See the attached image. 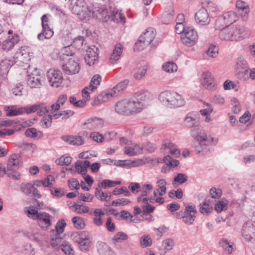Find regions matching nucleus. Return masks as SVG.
I'll list each match as a JSON object with an SVG mask.
<instances>
[{
	"instance_id": "obj_1",
	"label": "nucleus",
	"mask_w": 255,
	"mask_h": 255,
	"mask_svg": "<svg viewBox=\"0 0 255 255\" xmlns=\"http://www.w3.org/2000/svg\"><path fill=\"white\" fill-rule=\"evenodd\" d=\"M149 96L148 91L137 92L129 99L119 101L115 106L116 112L122 115H129L134 112H139L143 108V102Z\"/></svg>"
},
{
	"instance_id": "obj_2",
	"label": "nucleus",
	"mask_w": 255,
	"mask_h": 255,
	"mask_svg": "<svg viewBox=\"0 0 255 255\" xmlns=\"http://www.w3.org/2000/svg\"><path fill=\"white\" fill-rule=\"evenodd\" d=\"M158 98L163 104L170 108L180 107L185 104L182 96L174 91H163L159 94Z\"/></svg>"
},
{
	"instance_id": "obj_3",
	"label": "nucleus",
	"mask_w": 255,
	"mask_h": 255,
	"mask_svg": "<svg viewBox=\"0 0 255 255\" xmlns=\"http://www.w3.org/2000/svg\"><path fill=\"white\" fill-rule=\"evenodd\" d=\"M43 204L37 200L33 199V208L42 209ZM33 220L37 221L39 227L44 230H47L51 225L50 215L45 212H39L35 209H33Z\"/></svg>"
},
{
	"instance_id": "obj_4",
	"label": "nucleus",
	"mask_w": 255,
	"mask_h": 255,
	"mask_svg": "<svg viewBox=\"0 0 255 255\" xmlns=\"http://www.w3.org/2000/svg\"><path fill=\"white\" fill-rule=\"evenodd\" d=\"M191 135L195 139L194 145L195 150L198 153L203 152V154H204L206 153V146L214 142V138L208 137L205 131L203 130H200L198 132L192 130Z\"/></svg>"
},
{
	"instance_id": "obj_5",
	"label": "nucleus",
	"mask_w": 255,
	"mask_h": 255,
	"mask_svg": "<svg viewBox=\"0 0 255 255\" xmlns=\"http://www.w3.org/2000/svg\"><path fill=\"white\" fill-rule=\"evenodd\" d=\"M68 5L72 13L81 15L85 18L90 16L91 7L87 5L85 0H68Z\"/></svg>"
},
{
	"instance_id": "obj_6",
	"label": "nucleus",
	"mask_w": 255,
	"mask_h": 255,
	"mask_svg": "<svg viewBox=\"0 0 255 255\" xmlns=\"http://www.w3.org/2000/svg\"><path fill=\"white\" fill-rule=\"evenodd\" d=\"M197 213L195 205H187L184 210L175 213L174 215L177 219L182 220L186 225H190L194 222Z\"/></svg>"
},
{
	"instance_id": "obj_7",
	"label": "nucleus",
	"mask_w": 255,
	"mask_h": 255,
	"mask_svg": "<svg viewBox=\"0 0 255 255\" xmlns=\"http://www.w3.org/2000/svg\"><path fill=\"white\" fill-rule=\"evenodd\" d=\"M90 10V16H96L104 21H107L110 19V10L105 5L96 3Z\"/></svg>"
},
{
	"instance_id": "obj_8",
	"label": "nucleus",
	"mask_w": 255,
	"mask_h": 255,
	"mask_svg": "<svg viewBox=\"0 0 255 255\" xmlns=\"http://www.w3.org/2000/svg\"><path fill=\"white\" fill-rule=\"evenodd\" d=\"M3 110L7 112L6 116L8 117L20 115L24 113L29 114L32 113V106L29 108H17L15 106H5Z\"/></svg>"
},
{
	"instance_id": "obj_9",
	"label": "nucleus",
	"mask_w": 255,
	"mask_h": 255,
	"mask_svg": "<svg viewBox=\"0 0 255 255\" xmlns=\"http://www.w3.org/2000/svg\"><path fill=\"white\" fill-rule=\"evenodd\" d=\"M48 81L53 87H58L63 81L62 73L57 69H50L47 73Z\"/></svg>"
},
{
	"instance_id": "obj_10",
	"label": "nucleus",
	"mask_w": 255,
	"mask_h": 255,
	"mask_svg": "<svg viewBox=\"0 0 255 255\" xmlns=\"http://www.w3.org/2000/svg\"><path fill=\"white\" fill-rule=\"evenodd\" d=\"M201 77V83L203 86L209 90H214L216 83L211 73L209 71H205L202 74Z\"/></svg>"
},
{
	"instance_id": "obj_11",
	"label": "nucleus",
	"mask_w": 255,
	"mask_h": 255,
	"mask_svg": "<svg viewBox=\"0 0 255 255\" xmlns=\"http://www.w3.org/2000/svg\"><path fill=\"white\" fill-rule=\"evenodd\" d=\"M8 34L9 35L1 44V48L6 51L11 49L19 40L18 36L15 34H13L12 31L9 30Z\"/></svg>"
},
{
	"instance_id": "obj_12",
	"label": "nucleus",
	"mask_w": 255,
	"mask_h": 255,
	"mask_svg": "<svg viewBox=\"0 0 255 255\" xmlns=\"http://www.w3.org/2000/svg\"><path fill=\"white\" fill-rule=\"evenodd\" d=\"M195 19L197 23L201 25H206L210 22V17L207 9L205 8L200 9L195 15Z\"/></svg>"
},
{
	"instance_id": "obj_13",
	"label": "nucleus",
	"mask_w": 255,
	"mask_h": 255,
	"mask_svg": "<svg viewBox=\"0 0 255 255\" xmlns=\"http://www.w3.org/2000/svg\"><path fill=\"white\" fill-rule=\"evenodd\" d=\"M63 71L67 74H75L79 72L80 67L78 62L70 58L66 64H61Z\"/></svg>"
},
{
	"instance_id": "obj_14",
	"label": "nucleus",
	"mask_w": 255,
	"mask_h": 255,
	"mask_svg": "<svg viewBox=\"0 0 255 255\" xmlns=\"http://www.w3.org/2000/svg\"><path fill=\"white\" fill-rule=\"evenodd\" d=\"M233 36V41H238L242 40L243 38L248 36V31L246 28L242 26H232Z\"/></svg>"
},
{
	"instance_id": "obj_15",
	"label": "nucleus",
	"mask_w": 255,
	"mask_h": 255,
	"mask_svg": "<svg viewBox=\"0 0 255 255\" xmlns=\"http://www.w3.org/2000/svg\"><path fill=\"white\" fill-rule=\"evenodd\" d=\"M254 227V224L251 221L245 222L243 226L242 235L244 239L247 242L251 241L253 238Z\"/></svg>"
},
{
	"instance_id": "obj_16",
	"label": "nucleus",
	"mask_w": 255,
	"mask_h": 255,
	"mask_svg": "<svg viewBox=\"0 0 255 255\" xmlns=\"http://www.w3.org/2000/svg\"><path fill=\"white\" fill-rule=\"evenodd\" d=\"M44 74L43 71L37 68L33 70V88H39L44 82Z\"/></svg>"
},
{
	"instance_id": "obj_17",
	"label": "nucleus",
	"mask_w": 255,
	"mask_h": 255,
	"mask_svg": "<svg viewBox=\"0 0 255 255\" xmlns=\"http://www.w3.org/2000/svg\"><path fill=\"white\" fill-rule=\"evenodd\" d=\"M199 116L197 113H189L184 119V125L188 128L196 127L199 121Z\"/></svg>"
},
{
	"instance_id": "obj_18",
	"label": "nucleus",
	"mask_w": 255,
	"mask_h": 255,
	"mask_svg": "<svg viewBox=\"0 0 255 255\" xmlns=\"http://www.w3.org/2000/svg\"><path fill=\"white\" fill-rule=\"evenodd\" d=\"M62 140L72 145L79 146L84 144V140L81 135L73 136L65 135L61 137Z\"/></svg>"
},
{
	"instance_id": "obj_19",
	"label": "nucleus",
	"mask_w": 255,
	"mask_h": 255,
	"mask_svg": "<svg viewBox=\"0 0 255 255\" xmlns=\"http://www.w3.org/2000/svg\"><path fill=\"white\" fill-rule=\"evenodd\" d=\"M155 37V32L154 29L150 27L146 29L139 37L144 43V45L148 46L151 43Z\"/></svg>"
},
{
	"instance_id": "obj_20",
	"label": "nucleus",
	"mask_w": 255,
	"mask_h": 255,
	"mask_svg": "<svg viewBox=\"0 0 255 255\" xmlns=\"http://www.w3.org/2000/svg\"><path fill=\"white\" fill-rule=\"evenodd\" d=\"M103 124V121L97 117L88 119L84 123V125L86 126V128L90 129L100 128Z\"/></svg>"
},
{
	"instance_id": "obj_21",
	"label": "nucleus",
	"mask_w": 255,
	"mask_h": 255,
	"mask_svg": "<svg viewBox=\"0 0 255 255\" xmlns=\"http://www.w3.org/2000/svg\"><path fill=\"white\" fill-rule=\"evenodd\" d=\"M236 6L239 14L241 15L243 19H245L249 12L248 5L244 1L239 0L236 1Z\"/></svg>"
},
{
	"instance_id": "obj_22",
	"label": "nucleus",
	"mask_w": 255,
	"mask_h": 255,
	"mask_svg": "<svg viewBox=\"0 0 255 255\" xmlns=\"http://www.w3.org/2000/svg\"><path fill=\"white\" fill-rule=\"evenodd\" d=\"M19 161L18 154L11 155L7 161L6 170H16L18 168Z\"/></svg>"
},
{
	"instance_id": "obj_23",
	"label": "nucleus",
	"mask_w": 255,
	"mask_h": 255,
	"mask_svg": "<svg viewBox=\"0 0 255 255\" xmlns=\"http://www.w3.org/2000/svg\"><path fill=\"white\" fill-rule=\"evenodd\" d=\"M91 243V237L89 232H87L83 239L78 244L79 249L82 251H87L89 250Z\"/></svg>"
},
{
	"instance_id": "obj_24",
	"label": "nucleus",
	"mask_w": 255,
	"mask_h": 255,
	"mask_svg": "<svg viewBox=\"0 0 255 255\" xmlns=\"http://www.w3.org/2000/svg\"><path fill=\"white\" fill-rule=\"evenodd\" d=\"M123 47L121 43L117 44L113 50L112 54L110 56V62L111 63H115L118 61L123 52Z\"/></svg>"
},
{
	"instance_id": "obj_25",
	"label": "nucleus",
	"mask_w": 255,
	"mask_h": 255,
	"mask_svg": "<svg viewBox=\"0 0 255 255\" xmlns=\"http://www.w3.org/2000/svg\"><path fill=\"white\" fill-rule=\"evenodd\" d=\"M129 81L128 79L124 80L119 83L116 86H114L113 89L110 90L111 93V97H114L116 95L126 89L128 84Z\"/></svg>"
},
{
	"instance_id": "obj_26",
	"label": "nucleus",
	"mask_w": 255,
	"mask_h": 255,
	"mask_svg": "<svg viewBox=\"0 0 255 255\" xmlns=\"http://www.w3.org/2000/svg\"><path fill=\"white\" fill-rule=\"evenodd\" d=\"M97 247L99 255H115L110 247L104 243H98Z\"/></svg>"
},
{
	"instance_id": "obj_27",
	"label": "nucleus",
	"mask_w": 255,
	"mask_h": 255,
	"mask_svg": "<svg viewBox=\"0 0 255 255\" xmlns=\"http://www.w3.org/2000/svg\"><path fill=\"white\" fill-rule=\"evenodd\" d=\"M219 36L222 40L233 41L232 26L229 27L228 26L222 28L219 33Z\"/></svg>"
},
{
	"instance_id": "obj_28",
	"label": "nucleus",
	"mask_w": 255,
	"mask_h": 255,
	"mask_svg": "<svg viewBox=\"0 0 255 255\" xmlns=\"http://www.w3.org/2000/svg\"><path fill=\"white\" fill-rule=\"evenodd\" d=\"M110 19L117 23L121 22L124 20L125 17L118 9L114 8L112 10V7H110Z\"/></svg>"
},
{
	"instance_id": "obj_29",
	"label": "nucleus",
	"mask_w": 255,
	"mask_h": 255,
	"mask_svg": "<svg viewBox=\"0 0 255 255\" xmlns=\"http://www.w3.org/2000/svg\"><path fill=\"white\" fill-rule=\"evenodd\" d=\"M221 16L225 19V21L228 26L236 22L237 19L236 13L232 11L225 12Z\"/></svg>"
},
{
	"instance_id": "obj_30",
	"label": "nucleus",
	"mask_w": 255,
	"mask_h": 255,
	"mask_svg": "<svg viewBox=\"0 0 255 255\" xmlns=\"http://www.w3.org/2000/svg\"><path fill=\"white\" fill-rule=\"evenodd\" d=\"M50 111L49 107H47L44 105H33V113L37 112L39 116H42Z\"/></svg>"
},
{
	"instance_id": "obj_31",
	"label": "nucleus",
	"mask_w": 255,
	"mask_h": 255,
	"mask_svg": "<svg viewBox=\"0 0 255 255\" xmlns=\"http://www.w3.org/2000/svg\"><path fill=\"white\" fill-rule=\"evenodd\" d=\"M162 160L168 167L172 168L177 167L180 163L178 160L173 158L170 155L165 156Z\"/></svg>"
},
{
	"instance_id": "obj_32",
	"label": "nucleus",
	"mask_w": 255,
	"mask_h": 255,
	"mask_svg": "<svg viewBox=\"0 0 255 255\" xmlns=\"http://www.w3.org/2000/svg\"><path fill=\"white\" fill-rule=\"evenodd\" d=\"M110 91L109 90L108 92L102 93L99 95L92 102L93 106L97 105L101 103L106 102L109 97H111Z\"/></svg>"
},
{
	"instance_id": "obj_33",
	"label": "nucleus",
	"mask_w": 255,
	"mask_h": 255,
	"mask_svg": "<svg viewBox=\"0 0 255 255\" xmlns=\"http://www.w3.org/2000/svg\"><path fill=\"white\" fill-rule=\"evenodd\" d=\"M94 214L95 216L93 219L94 223L98 226H102L103 225V221H102L101 216L104 215L105 213L101 209H96L94 211Z\"/></svg>"
},
{
	"instance_id": "obj_34",
	"label": "nucleus",
	"mask_w": 255,
	"mask_h": 255,
	"mask_svg": "<svg viewBox=\"0 0 255 255\" xmlns=\"http://www.w3.org/2000/svg\"><path fill=\"white\" fill-rule=\"evenodd\" d=\"M13 63V61H11L8 59H3L0 63V70L2 72H8Z\"/></svg>"
},
{
	"instance_id": "obj_35",
	"label": "nucleus",
	"mask_w": 255,
	"mask_h": 255,
	"mask_svg": "<svg viewBox=\"0 0 255 255\" xmlns=\"http://www.w3.org/2000/svg\"><path fill=\"white\" fill-rule=\"evenodd\" d=\"M60 247L62 251L66 255H74V251L71 247V245L67 241H63Z\"/></svg>"
},
{
	"instance_id": "obj_36",
	"label": "nucleus",
	"mask_w": 255,
	"mask_h": 255,
	"mask_svg": "<svg viewBox=\"0 0 255 255\" xmlns=\"http://www.w3.org/2000/svg\"><path fill=\"white\" fill-rule=\"evenodd\" d=\"M143 151L144 153H152L155 151L157 149V146L155 144L150 142L149 141H145L142 144Z\"/></svg>"
},
{
	"instance_id": "obj_37",
	"label": "nucleus",
	"mask_w": 255,
	"mask_h": 255,
	"mask_svg": "<svg viewBox=\"0 0 255 255\" xmlns=\"http://www.w3.org/2000/svg\"><path fill=\"white\" fill-rule=\"evenodd\" d=\"M199 211L203 215H208L212 212L213 208L210 204L204 202L200 204Z\"/></svg>"
},
{
	"instance_id": "obj_38",
	"label": "nucleus",
	"mask_w": 255,
	"mask_h": 255,
	"mask_svg": "<svg viewBox=\"0 0 255 255\" xmlns=\"http://www.w3.org/2000/svg\"><path fill=\"white\" fill-rule=\"evenodd\" d=\"M187 181V176L182 173H177L176 176H174L173 181V185H175V182L178 183L179 184H182L185 183Z\"/></svg>"
},
{
	"instance_id": "obj_39",
	"label": "nucleus",
	"mask_w": 255,
	"mask_h": 255,
	"mask_svg": "<svg viewBox=\"0 0 255 255\" xmlns=\"http://www.w3.org/2000/svg\"><path fill=\"white\" fill-rule=\"evenodd\" d=\"M140 244L142 248L150 247L152 245V239L148 235H143L140 238Z\"/></svg>"
},
{
	"instance_id": "obj_40",
	"label": "nucleus",
	"mask_w": 255,
	"mask_h": 255,
	"mask_svg": "<svg viewBox=\"0 0 255 255\" xmlns=\"http://www.w3.org/2000/svg\"><path fill=\"white\" fill-rule=\"evenodd\" d=\"M72 221L74 227L77 229H83L85 225L83 219L79 216H75L72 218Z\"/></svg>"
},
{
	"instance_id": "obj_41",
	"label": "nucleus",
	"mask_w": 255,
	"mask_h": 255,
	"mask_svg": "<svg viewBox=\"0 0 255 255\" xmlns=\"http://www.w3.org/2000/svg\"><path fill=\"white\" fill-rule=\"evenodd\" d=\"M184 35L187 36L192 38L193 39H197V32L194 29L193 26H186V30L183 34Z\"/></svg>"
},
{
	"instance_id": "obj_42",
	"label": "nucleus",
	"mask_w": 255,
	"mask_h": 255,
	"mask_svg": "<svg viewBox=\"0 0 255 255\" xmlns=\"http://www.w3.org/2000/svg\"><path fill=\"white\" fill-rule=\"evenodd\" d=\"M62 241V238L60 235L55 234L51 235L50 239V245L53 248H58L59 245H60Z\"/></svg>"
},
{
	"instance_id": "obj_43",
	"label": "nucleus",
	"mask_w": 255,
	"mask_h": 255,
	"mask_svg": "<svg viewBox=\"0 0 255 255\" xmlns=\"http://www.w3.org/2000/svg\"><path fill=\"white\" fill-rule=\"evenodd\" d=\"M248 64L246 61L242 57L238 58L236 63V70L237 71L248 69Z\"/></svg>"
},
{
	"instance_id": "obj_44",
	"label": "nucleus",
	"mask_w": 255,
	"mask_h": 255,
	"mask_svg": "<svg viewBox=\"0 0 255 255\" xmlns=\"http://www.w3.org/2000/svg\"><path fill=\"white\" fill-rule=\"evenodd\" d=\"M61 52L64 55L72 56L75 54V48L73 47V46L69 45L62 47Z\"/></svg>"
},
{
	"instance_id": "obj_45",
	"label": "nucleus",
	"mask_w": 255,
	"mask_h": 255,
	"mask_svg": "<svg viewBox=\"0 0 255 255\" xmlns=\"http://www.w3.org/2000/svg\"><path fill=\"white\" fill-rule=\"evenodd\" d=\"M86 232V231H79L72 233L71 235V238L74 242L78 244L83 239L84 235H85Z\"/></svg>"
},
{
	"instance_id": "obj_46",
	"label": "nucleus",
	"mask_w": 255,
	"mask_h": 255,
	"mask_svg": "<svg viewBox=\"0 0 255 255\" xmlns=\"http://www.w3.org/2000/svg\"><path fill=\"white\" fill-rule=\"evenodd\" d=\"M221 246L229 253H231L233 251V248L232 246L233 243L226 239H222L220 242Z\"/></svg>"
},
{
	"instance_id": "obj_47",
	"label": "nucleus",
	"mask_w": 255,
	"mask_h": 255,
	"mask_svg": "<svg viewBox=\"0 0 255 255\" xmlns=\"http://www.w3.org/2000/svg\"><path fill=\"white\" fill-rule=\"evenodd\" d=\"M167 184V182L164 179H160L156 182L157 186L160 189L159 195L161 196L164 195L166 192V187L165 185Z\"/></svg>"
},
{
	"instance_id": "obj_48",
	"label": "nucleus",
	"mask_w": 255,
	"mask_h": 255,
	"mask_svg": "<svg viewBox=\"0 0 255 255\" xmlns=\"http://www.w3.org/2000/svg\"><path fill=\"white\" fill-rule=\"evenodd\" d=\"M147 70V66L146 65L143 66L134 74V78L137 80L141 79L145 76Z\"/></svg>"
},
{
	"instance_id": "obj_49",
	"label": "nucleus",
	"mask_w": 255,
	"mask_h": 255,
	"mask_svg": "<svg viewBox=\"0 0 255 255\" xmlns=\"http://www.w3.org/2000/svg\"><path fill=\"white\" fill-rule=\"evenodd\" d=\"M113 194L115 195H119L123 194L125 196H129L130 195V192L128 190L125 186H123L121 188H116L113 191Z\"/></svg>"
},
{
	"instance_id": "obj_50",
	"label": "nucleus",
	"mask_w": 255,
	"mask_h": 255,
	"mask_svg": "<svg viewBox=\"0 0 255 255\" xmlns=\"http://www.w3.org/2000/svg\"><path fill=\"white\" fill-rule=\"evenodd\" d=\"M66 225V223L64 220L58 221L55 226L56 234L60 235L64 231Z\"/></svg>"
},
{
	"instance_id": "obj_51",
	"label": "nucleus",
	"mask_w": 255,
	"mask_h": 255,
	"mask_svg": "<svg viewBox=\"0 0 255 255\" xmlns=\"http://www.w3.org/2000/svg\"><path fill=\"white\" fill-rule=\"evenodd\" d=\"M84 42V37L82 36H78L75 37L72 42L71 45L75 46L76 48L80 49L83 45Z\"/></svg>"
},
{
	"instance_id": "obj_52",
	"label": "nucleus",
	"mask_w": 255,
	"mask_h": 255,
	"mask_svg": "<svg viewBox=\"0 0 255 255\" xmlns=\"http://www.w3.org/2000/svg\"><path fill=\"white\" fill-rule=\"evenodd\" d=\"M75 169L77 172L82 176L86 175L87 169L85 168L83 165V162L81 160H77L75 163Z\"/></svg>"
},
{
	"instance_id": "obj_53",
	"label": "nucleus",
	"mask_w": 255,
	"mask_h": 255,
	"mask_svg": "<svg viewBox=\"0 0 255 255\" xmlns=\"http://www.w3.org/2000/svg\"><path fill=\"white\" fill-rule=\"evenodd\" d=\"M128 239V235L122 232L117 233L113 238L112 240L117 243L121 242L122 241H125Z\"/></svg>"
},
{
	"instance_id": "obj_54",
	"label": "nucleus",
	"mask_w": 255,
	"mask_h": 255,
	"mask_svg": "<svg viewBox=\"0 0 255 255\" xmlns=\"http://www.w3.org/2000/svg\"><path fill=\"white\" fill-rule=\"evenodd\" d=\"M155 209V207L149 203H146V205L142 206V212L141 216L144 218V215H147V214L152 213Z\"/></svg>"
},
{
	"instance_id": "obj_55",
	"label": "nucleus",
	"mask_w": 255,
	"mask_h": 255,
	"mask_svg": "<svg viewBox=\"0 0 255 255\" xmlns=\"http://www.w3.org/2000/svg\"><path fill=\"white\" fill-rule=\"evenodd\" d=\"M228 203L223 201H219L215 205V209L218 213L226 210L227 208Z\"/></svg>"
},
{
	"instance_id": "obj_56",
	"label": "nucleus",
	"mask_w": 255,
	"mask_h": 255,
	"mask_svg": "<svg viewBox=\"0 0 255 255\" xmlns=\"http://www.w3.org/2000/svg\"><path fill=\"white\" fill-rule=\"evenodd\" d=\"M164 70L167 72H172L177 71V65L173 62H167L163 66Z\"/></svg>"
},
{
	"instance_id": "obj_57",
	"label": "nucleus",
	"mask_w": 255,
	"mask_h": 255,
	"mask_svg": "<svg viewBox=\"0 0 255 255\" xmlns=\"http://www.w3.org/2000/svg\"><path fill=\"white\" fill-rule=\"evenodd\" d=\"M20 190L24 194L28 195L32 191V184L31 183H22L20 185Z\"/></svg>"
},
{
	"instance_id": "obj_58",
	"label": "nucleus",
	"mask_w": 255,
	"mask_h": 255,
	"mask_svg": "<svg viewBox=\"0 0 255 255\" xmlns=\"http://www.w3.org/2000/svg\"><path fill=\"white\" fill-rule=\"evenodd\" d=\"M215 26L216 28L221 29L223 28L228 26L225 21V19H224V18H223L221 15L219 16L216 20Z\"/></svg>"
},
{
	"instance_id": "obj_59",
	"label": "nucleus",
	"mask_w": 255,
	"mask_h": 255,
	"mask_svg": "<svg viewBox=\"0 0 255 255\" xmlns=\"http://www.w3.org/2000/svg\"><path fill=\"white\" fill-rule=\"evenodd\" d=\"M113 181L109 179H104L101 182L98 184L99 188L103 189H107L108 188L113 187Z\"/></svg>"
},
{
	"instance_id": "obj_60",
	"label": "nucleus",
	"mask_w": 255,
	"mask_h": 255,
	"mask_svg": "<svg viewBox=\"0 0 255 255\" xmlns=\"http://www.w3.org/2000/svg\"><path fill=\"white\" fill-rule=\"evenodd\" d=\"M73 207L75 211L78 214L87 213L89 210V208L86 206L74 204Z\"/></svg>"
},
{
	"instance_id": "obj_61",
	"label": "nucleus",
	"mask_w": 255,
	"mask_h": 255,
	"mask_svg": "<svg viewBox=\"0 0 255 255\" xmlns=\"http://www.w3.org/2000/svg\"><path fill=\"white\" fill-rule=\"evenodd\" d=\"M23 50H20L19 52L17 53L16 57L19 58L21 61H23V62H26L27 61H30L31 57L29 55V53H24L22 52Z\"/></svg>"
},
{
	"instance_id": "obj_62",
	"label": "nucleus",
	"mask_w": 255,
	"mask_h": 255,
	"mask_svg": "<svg viewBox=\"0 0 255 255\" xmlns=\"http://www.w3.org/2000/svg\"><path fill=\"white\" fill-rule=\"evenodd\" d=\"M181 40L182 43L188 46L193 45L196 41V39H193L192 38L185 35L182 37Z\"/></svg>"
},
{
	"instance_id": "obj_63",
	"label": "nucleus",
	"mask_w": 255,
	"mask_h": 255,
	"mask_svg": "<svg viewBox=\"0 0 255 255\" xmlns=\"http://www.w3.org/2000/svg\"><path fill=\"white\" fill-rule=\"evenodd\" d=\"M5 173L13 180H18L20 178V174L16 170H6Z\"/></svg>"
},
{
	"instance_id": "obj_64",
	"label": "nucleus",
	"mask_w": 255,
	"mask_h": 255,
	"mask_svg": "<svg viewBox=\"0 0 255 255\" xmlns=\"http://www.w3.org/2000/svg\"><path fill=\"white\" fill-rule=\"evenodd\" d=\"M210 194L212 198L219 199L221 197L222 190L220 189H216L215 187H212L210 190Z\"/></svg>"
}]
</instances>
